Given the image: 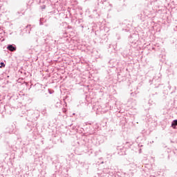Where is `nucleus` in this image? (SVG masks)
<instances>
[{
  "label": "nucleus",
  "instance_id": "obj_5",
  "mask_svg": "<svg viewBox=\"0 0 177 177\" xmlns=\"http://www.w3.org/2000/svg\"><path fill=\"white\" fill-rule=\"evenodd\" d=\"M2 67H5V63L1 62L0 68H2Z\"/></svg>",
  "mask_w": 177,
  "mask_h": 177
},
{
  "label": "nucleus",
  "instance_id": "obj_6",
  "mask_svg": "<svg viewBox=\"0 0 177 177\" xmlns=\"http://www.w3.org/2000/svg\"><path fill=\"white\" fill-rule=\"evenodd\" d=\"M41 10H44V9H45V6H41Z\"/></svg>",
  "mask_w": 177,
  "mask_h": 177
},
{
  "label": "nucleus",
  "instance_id": "obj_4",
  "mask_svg": "<svg viewBox=\"0 0 177 177\" xmlns=\"http://www.w3.org/2000/svg\"><path fill=\"white\" fill-rule=\"evenodd\" d=\"M26 28H29L28 32H30V31H31V25H28Z\"/></svg>",
  "mask_w": 177,
  "mask_h": 177
},
{
  "label": "nucleus",
  "instance_id": "obj_2",
  "mask_svg": "<svg viewBox=\"0 0 177 177\" xmlns=\"http://www.w3.org/2000/svg\"><path fill=\"white\" fill-rule=\"evenodd\" d=\"M44 18L40 19V22H39L40 26H44Z\"/></svg>",
  "mask_w": 177,
  "mask_h": 177
},
{
  "label": "nucleus",
  "instance_id": "obj_3",
  "mask_svg": "<svg viewBox=\"0 0 177 177\" xmlns=\"http://www.w3.org/2000/svg\"><path fill=\"white\" fill-rule=\"evenodd\" d=\"M171 125L172 127H175L176 125H177V120H174Z\"/></svg>",
  "mask_w": 177,
  "mask_h": 177
},
{
  "label": "nucleus",
  "instance_id": "obj_1",
  "mask_svg": "<svg viewBox=\"0 0 177 177\" xmlns=\"http://www.w3.org/2000/svg\"><path fill=\"white\" fill-rule=\"evenodd\" d=\"M7 49H8V50H10V52H16V50L17 49V48L16 47V45H15V44H9L7 46Z\"/></svg>",
  "mask_w": 177,
  "mask_h": 177
}]
</instances>
